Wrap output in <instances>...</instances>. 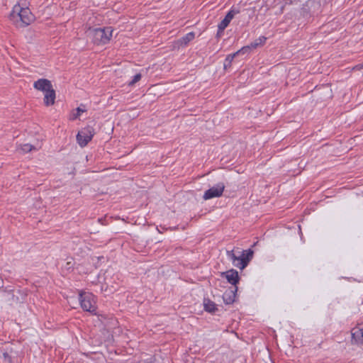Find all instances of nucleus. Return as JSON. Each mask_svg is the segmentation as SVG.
<instances>
[{"mask_svg":"<svg viewBox=\"0 0 363 363\" xmlns=\"http://www.w3.org/2000/svg\"><path fill=\"white\" fill-rule=\"evenodd\" d=\"M9 18L17 28L26 27L35 19L26 3L16 4L9 15Z\"/></svg>","mask_w":363,"mask_h":363,"instance_id":"f257e3e1","label":"nucleus"},{"mask_svg":"<svg viewBox=\"0 0 363 363\" xmlns=\"http://www.w3.org/2000/svg\"><path fill=\"white\" fill-rule=\"evenodd\" d=\"M113 28L111 27L106 28H89L87 33L88 35L91 38L92 42L96 45H104L108 43L113 33Z\"/></svg>","mask_w":363,"mask_h":363,"instance_id":"f03ea898","label":"nucleus"},{"mask_svg":"<svg viewBox=\"0 0 363 363\" xmlns=\"http://www.w3.org/2000/svg\"><path fill=\"white\" fill-rule=\"evenodd\" d=\"M79 301L81 304V307L84 311L94 313L96 310V301L94 300V296L91 293H82L79 294Z\"/></svg>","mask_w":363,"mask_h":363,"instance_id":"7ed1b4c3","label":"nucleus"},{"mask_svg":"<svg viewBox=\"0 0 363 363\" xmlns=\"http://www.w3.org/2000/svg\"><path fill=\"white\" fill-rule=\"evenodd\" d=\"M94 135V129L92 126L87 125L82 128L77 135V140L79 146L85 147Z\"/></svg>","mask_w":363,"mask_h":363,"instance_id":"20e7f679","label":"nucleus"},{"mask_svg":"<svg viewBox=\"0 0 363 363\" xmlns=\"http://www.w3.org/2000/svg\"><path fill=\"white\" fill-rule=\"evenodd\" d=\"M225 189V184L223 182L218 183L216 186L210 188L204 192L203 199L208 200L213 198L222 196Z\"/></svg>","mask_w":363,"mask_h":363,"instance_id":"39448f33","label":"nucleus"},{"mask_svg":"<svg viewBox=\"0 0 363 363\" xmlns=\"http://www.w3.org/2000/svg\"><path fill=\"white\" fill-rule=\"evenodd\" d=\"M240 11L238 9H235L232 8L226 14L223 20L218 24V33L217 35L219 36L223 33L224 30L228 27L231 20L233 18L235 14L238 13Z\"/></svg>","mask_w":363,"mask_h":363,"instance_id":"423d86ee","label":"nucleus"},{"mask_svg":"<svg viewBox=\"0 0 363 363\" xmlns=\"http://www.w3.org/2000/svg\"><path fill=\"white\" fill-rule=\"evenodd\" d=\"M226 255L232 261L233 265L240 269H243L244 268H245L249 263V259L247 258L245 259V260L243 259H240L239 260L238 255H236L235 254L233 250H227Z\"/></svg>","mask_w":363,"mask_h":363,"instance_id":"0eeeda50","label":"nucleus"},{"mask_svg":"<svg viewBox=\"0 0 363 363\" xmlns=\"http://www.w3.org/2000/svg\"><path fill=\"white\" fill-rule=\"evenodd\" d=\"M195 38V33L190 32L186 34L184 37L174 41L172 44V50H179L181 48L186 46L189 42L193 40Z\"/></svg>","mask_w":363,"mask_h":363,"instance_id":"6e6552de","label":"nucleus"},{"mask_svg":"<svg viewBox=\"0 0 363 363\" xmlns=\"http://www.w3.org/2000/svg\"><path fill=\"white\" fill-rule=\"evenodd\" d=\"M221 277L225 278L228 283L233 285L234 287L237 286L240 281L238 272L235 269H230L221 273Z\"/></svg>","mask_w":363,"mask_h":363,"instance_id":"1a4fd4ad","label":"nucleus"},{"mask_svg":"<svg viewBox=\"0 0 363 363\" xmlns=\"http://www.w3.org/2000/svg\"><path fill=\"white\" fill-rule=\"evenodd\" d=\"M33 87L43 92H45L52 88V83L47 79H40L33 84Z\"/></svg>","mask_w":363,"mask_h":363,"instance_id":"9d476101","label":"nucleus"},{"mask_svg":"<svg viewBox=\"0 0 363 363\" xmlns=\"http://www.w3.org/2000/svg\"><path fill=\"white\" fill-rule=\"evenodd\" d=\"M237 291V286L230 287L228 289L225 290L223 295V299L225 304H232L235 301Z\"/></svg>","mask_w":363,"mask_h":363,"instance_id":"9b49d317","label":"nucleus"},{"mask_svg":"<svg viewBox=\"0 0 363 363\" xmlns=\"http://www.w3.org/2000/svg\"><path fill=\"white\" fill-rule=\"evenodd\" d=\"M44 93H45V94H44L43 102H44L45 106H50L54 105L55 102V99H56V94H55V91L53 89V87Z\"/></svg>","mask_w":363,"mask_h":363,"instance_id":"f8f14e48","label":"nucleus"},{"mask_svg":"<svg viewBox=\"0 0 363 363\" xmlns=\"http://www.w3.org/2000/svg\"><path fill=\"white\" fill-rule=\"evenodd\" d=\"M352 343L357 345L363 344V333L361 328H354L351 331Z\"/></svg>","mask_w":363,"mask_h":363,"instance_id":"ddd939ff","label":"nucleus"},{"mask_svg":"<svg viewBox=\"0 0 363 363\" xmlns=\"http://www.w3.org/2000/svg\"><path fill=\"white\" fill-rule=\"evenodd\" d=\"M203 306L204 310L209 313H215L218 310L216 303L208 298H204Z\"/></svg>","mask_w":363,"mask_h":363,"instance_id":"4468645a","label":"nucleus"},{"mask_svg":"<svg viewBox=\"0 0 363 363\" xmlns=\"http://www.w3.org/2000/svg\"><path fill=\"white\" fill-rule=\"evenodd\" d=\"M86 111V109L85 108L84 105H81L80 106L77 107L76 109L73 110L69 117V119L71 121L76 120L77 118H79L82 113H84Z\"/></svg>","mask_w":363,"mask_h":363,"instance_id":"2eb2a0df","label":"nucleus"},{"mask_svg":"<svg viewBox=\"0 0 363 363\" xmlns=\"http://www.w3.org/2000/svg\"><path fill=\"white\" fill-rule=\"evenodd\" d=\"M253 254H254V252L251 249H249L247 250H243L241 252L240 255H238L239 259H243L245 260V259L247 258V259H249V262H250L252 259Z\"/></svg>","mask_w":363,"mask_h":363,"instance_id":"dca6fc26","label":"nucleus"},{"mask_svg":"<svg viewBox=\"0 0 363 363\" xmlns=\"http://www.w3.org/2000/svg\"><path fill=\"white\" fill-rule=\"evenodd\" d=\"M267 38L264 36H261L259 38L256 39L254 42H252L250 46L251 49H255L259 45H263L266 42Z\"/></svg>","mask_w":363,"mask_h":363,"instance_id":"f3484780","label":"nucleus"},{"mask_svg":"<svg viewBox=\"0 0 363 363\" xmlns=\"http://www.w3.org/2000/svg\"><path fill=\"white\" fill-rule=\"evenodd\" d=\"M33 149H35L34 146L28 143L20 145L18 147V150L23 153L29 152Z\"/></svg>","mask_w":363,"mask_h":363,"instance_id":"a211bd4d","label":"nucleus"},{"mask_svg":"<svg viewBox=\"0 0 363 363\" xmlns=\"http://www.w3.org/2000/svg\"><path fill=\"white\" fill-rule=\"evenodd\" d=\"M237 56L235 53L233 55H228L225 60L224 68L226 69L228 67H230L231 62L233 60L234 57Z\"/></svg>","mask_w":363,"mask_h":363,"instance_id":"6ab92c4d","label":"nucleus"},{"mask_svg":"<svg viewBox=\"0 0 363 363\" xmlns=\"http://www.w3.org/2000/svg\"><path fill=\"white\" fill-rule=\"evenodd\" d=\"M250 50L251 47L250 45L244 46L235 53L236 54V55H239L240 54H245L247 53Z\"/></svg>","mask_w":363,"mask_h":363,"instance_id":"aec40b11","label":"nucleus"},{"mask_svg":"<svg viewBox=\"0 0 363 363\" xmlns=\"http://www.w3.org/2000/svg\"><path fill=\"white\" fill-rule=\"evenodd\" d=\"M142 77L141 74L138 73L133 77V79L128 83L129 86H133L135 83L139 82Z\"/></svg>","mask_w":363,"mask_h":363,"instance_id":"412c9836","label":"nucleus"},{"mask_svg":"<svg viewBox=\"0 0 363 363\" xmlns=\"http://www.w3.org/2000/svg\"><path fill=\"white\" fill-rule=\"evenodd\" d=\"M361 69H363V63L355 65L352 70H359Z\"/></svg>","mask_w":363,"mask_h":363,"instance_id":"4be33fe9","label":"nucleus"},{"mask_svg":"<svg viewBox=\"0 0 363 363\" xmlns=\"http://www.w3.org/2000/svg\"><path fill=\"white\" fill-rule=\"evenodd\" d=\"M4 357H5V358L9 357V354H8L7 353H4Z\"/></svg>","mask_w":363,"mask_h":363,"instance_id":"5701e85b","label":"nucleus"},{"mask_svg":"<svg viewBox=\"0 0 363 363\" xmlns=\"http://www.w3.org/2000/svg\"><path fill=\"white\" fill-rule=\"evenodd\" d=\"M361 329H362V332L363 333V328H361Z\"/></svg>","mask_w":363,"mask_h":363,"instance_id":"b1692460","label":"nucleus"}]
</instances>
